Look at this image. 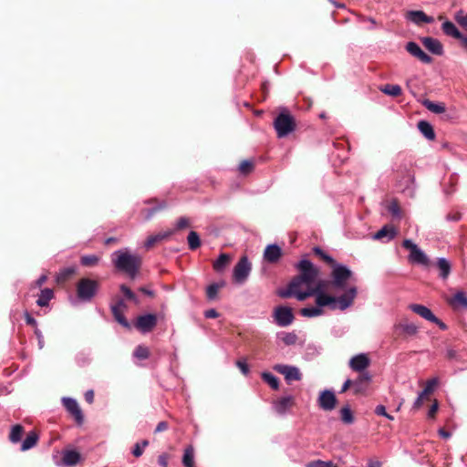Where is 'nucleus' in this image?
Returning a JSON list of instances; mask_svg holds the SVG:
<instances>
[{"instance_id":"24","label":"nucleus","mask_w":467,"mask_h":467,"mask_svg":"<svg viewBox=\"0 0 467 467\" xmlns=\"http://www.w3.org/2000/svg\"><path fill=\"white\" fill-rule=\"evenodd\" d=\"M397 234L398 230L396 227L390 224H386L374 234L373 238L375 240H382L383 238H387L388 241H390L395 238Z\"/></svg>"},{"instance_id":"51","label":"nucleus","mask_w":467,"mask_h":467,"mask_svg":"<svg viewBox=\"0 0 467 467\" xmlns=\"http://www.w3.org/2000/svg\"><path fill=\"white\" fill-rule=\"evenodd\" d=\"M300 281L302 284L306 285V288L308 289V287H313L314 281L310 280L307 276L303 275L301 273L299 275H296L293 278V286H296V282Z\"/></svg>"},{"instance_id":"22","label":"nucleus","mask_w":467,"mask_h":467,"mask_svg":"<svg viewBox=\"0 0 467 467\" xmlns=\"http://www.w3.org/2000/svg\"><path fill=\"white\" fill-rule=\"evenodd\" d=\"M406 18L410 21L420 25L422 23H431L433 18L431 16H428L423 11H408L406 13Z\"/></svg>"},{"instance_id":"3","label":"nucleus","mask_w":467,"mask_h":467,"mask_svg":"<svg viewBox=\"0 0 467 467\" xmlns=\"http://www.w3.org/2000/svg\"><path fill=\"white\" fill-rule=\"evenodd\" d=\"M332 272L330 274L331 281H325V289L331 287L336 290H344L348 280L351 279L353 273L347 266L337 265L335 262Z\"/></svg>"},{"instance_id":"42","label":"nucleus","mask_w":467,"mask_h":467,"mask_svg":"<svg viewBox=\"0 0 467 467\" xmlns=\"http://www.w3.org/2000/svg\"><path fill=\"white\" fill-rule=\"evenodd\" d=\"M231 257L226 254H221L218 259L213 263V269L217 272L223 270L230 263Z\"/></svg>"},{"instance_id":"13","label":"nucleus","mask_w":467,"mask_h":467,"mask_svg":"<svg viewBox=\"0 0 467 467\" xmlns=\"http://www.w3.org/2000/svg\"><path fill=\"white\" fill-rule=\"evenodd\" d=\"M337 403V400L334 392L326 389L320 392L317 404L320 409L326 411L333 410Z\"/></svg>"},{"instance_id":"36","label":"nucleus","mask_w":467,"mask_h":467,"mask_svg":"<svg viewBox=\"0 0 467 467\" xmlns=\"http://www.w3.org/2000/svg\"><path fill=\"white\" fill-rule=\"evenodd\" d=\"M25 432V429L20 424H16L12 427L11 431L9 433V441L12 443H17L21 441L22 436Z\"/></svg>"},{"instance_id":"59","label":"nucleus","mask_w":467,"mask_h":467,"mask_svg":"<svg viewBox=\"0 0 467 467\" xmlns=\"http://www.w3.org/2000/svg\"><path fill=\"white\" fill-rule=\"evenodd\" d=\"M169 429V423L167 421H160L154 431L155 433L165 431Z\"/></svg>"},{"instance_id":"53","label":"nucleus","mask_w":467,"mask_h":467,"mask_svg":"<svg viewBox=\"0 0 467 467\" xmlns=\"http://www.w3.org/2000/svg\"><path fill=\"white\" fill-rule=\"evenodd\" d=\"M437 384H438L437 379H431L427 380L426 385L422 390L423 394L431 396L433 393L434 389L437 386Z\"/></svg>"},{"instance_id":"11","label":"nucleus","mask_w":467,"mask_h":467,"mask_svg":"<svg viewBox=\"0 0 467 467\" xmlns=\"http://www.w3.org/2000/svg\"><path fill=\"white\" fill-rule=\"evenodd\" d=\"M62 402L67 412L74 417L76 423L81 426L84 423V415L78 403L71 398H64Z\"/></svg>"},{"instance_id":"18","label":"nucleus","mask_w":467,"mask_h":467,"mask_svg":"<svg viewBox=\"0 0 467 467\" xmlns=\"http://www.w3.org/2000/svg\"><path fill=\"white\" fill-rule=\"evenodd\" d=\"M299 273L303 275L307 276L310 280L316 281L319 275L318 268L315 267L314 265L306 259L301 260L296 265Z\"/></svg>"},{"instance_id":"45","label":"nucleus","mask_w":467,"mask_h":467,"mask_svg":"<svg viewBox=\"0 0 467 467\" xmlns=\"http://www.w3.org/2000/svg\"><path fill=\"white\" fill-rule=\"evenodd\" d=\"M340 419L345 424H352L354 416L348 406H345L340 410Z\"/></svg>"},{"instance_id":"17","label":"nucleus","mask_w":467,"mask_h":467,"mask_svg":"<svg viewBox=\"0 0 467 467\" xmlns=\"http://www.w3.org/2000/svg\"><path fill=\"white\" fill-rule=\"evenodd\" d=\"M371 381V375L368 372H361L358 378L353 380L354 394H364Z\"/></svg>"},{"instance_id":"6","label":"nucleus","mask_w":467,"mask_h":467,"mask_svg":"<svg viewBox=\"0 0 467 467\" xmlns=\"http://www.w3.org/2000/svg\"><path fill=\"white\" fill-rule=\"evenodd\" d=\"M402 246L405 249L410 250V253L409 255V260L411 263L418 264L425 267L431 266V263L429 257L411 240H404L402 243Z\"/></svg>"},{"instance_id":"61","label":"nucleus","mask_w":467,"mask_h":467,"mask_svg":"<svg viewBox=\"0 0 467 467\" xmlns=\"http://www.w3.org/2000/svg\"><path fill=\"white\" fill-rule=\"evenodd\" d=\"M25 318L27 325L36 327V320L28 313H25Z\"/></svg>"},{"instance_id":"37","label":"nucleus","mask_w":467,"mask_h":467,"mask_svg":"<svg viewBox=\"0 0 467 467\" xmlns=\"http://www.w3.org/2000/svg\"><path fill=\"white\" fill-rule=\"evenodd\" d=\"M379 90L386 95L391 97H399L402 94V89L400 85L387 84L379 88Z\"/></svg>"},{"instance_id":"57","label":"nucleus","mask_w":467,"mask_h":467,"mask_svg":"<svg viewBox=\"0 0 467 467\" xmlns=\"http://www.w3.org/2000/svg\"><path fill=\"white\" fill-rule=\"evenodd\" d=\"M189 226H190L189 219L186 218V217H181L177 221L176 229L175 230L180 231V230L185 229V228H187Z\"/></svg>"},{"instance_id":"26","label":"nucleus","mask_w":467,"mask_h":467,"mask_svg":"<svg viewBox=\"0 0 467 467\" xmlns=\"http://www.w3.org/2000/svg\"><path fill=\"white\" fill-rule=\"evenodd\" d=\"M173 233H174L173 230H169V231H165V232H161L157 234L150 235L145 241L144 245L147 249H150L156 244L168 239Z\"/></svg>"},{"instance_id":"38","label":"nucleus","mask_w":467,"mask_h":467,"mask_svg":"<svg viewBox=\"0 0 467 467\" xmlns=\"http://www.w3.org/2000/svg\"><path fill=\"white\" fill-rule=\"evenodd\" d=\"M388 212L392 215L393 218L400 219L402 216L400 202L397 199H392L387 205Z\"/></svg>"},{"instance_id":"21","label":"nucleus","mask_w":467,"mask_h":467,"mask_svg":"<svg viewBox=\"0 0 467 467\" xmlns=\"http://www.w3.org/2000/svg\"><path fill=\"white\" fill-rule=\"evenodd\" d=\"M420 41L424 47L431 54L436 56H441L443 54V46L440 40L431 36H425L421 37Z\"/></svg>"},{"instance_id":"5","label":"nucleus","mask_w":467,"mask_h":467,"mask_svg":"<svg viewBox=\"0 0 467 467\" xmlns=\"http://www.w3.org/2000/svg\"><path fill=\"white\" fill-rule=\"evenodd\" d=\"M99 283L90 278H81L77 284V296L81 301H90L97 294Z\"/></svg>"},{"instance_id":"1","label":"nucleus","mask_w":467,"mask_h":467,"mask_svg":"<svg viewBox=\"0 0 467 467\" xmlns=\"http://www.w3.org/2000/svg\"><path fill=\"white\" fill-rule=\"evenodd\" d=\"M325 283L324 281H319L314 287H308V289H306V285L302 284L300 281L296 282V286H293L292 279L285 289L278 291V296L282 298L295 296L299 301H304L315 296L316 304L318 306H329L332 310H345L353 304L358 293L355 286L349 287L343 295L336 297L325 293Z\"/></svg>"},{"instance_id":"15","label":"nucleus","mask_w":467,"mask_h":467,"mask_svg":"<svg viewBox=\"0 0 467 467\" xmlns=\"http://www.w3.org/2000/svg\"><path fill=\"white\" fill-rule=\"evenodd\" d=\"M405 49L412 57L424 64H431L432 62V57L425 53L420 47L413 41L408 42L405 46Z\"/></svg>"},{"instance_id":"28","label":"nucleus","mask_w":467,"mask_h":467,"mask_svg":"<svg viewBox=\"0 0 467 467\" xmlns=\"http://www.w3.org/2000/svg\"><path fill=\"white\" fill-rule=\"evenodd\" d=\"M436 267L439 270V276L441 279L446 280L449 277L451 271V263L445 258H438L436 262Z\"/></svg>"},{"instance_id":"39","label":"nucleus","mask_w":467,"mask_h":467,"mask_svg":"<svg viewBox=\"0 0 467 467\" xmlns=\"http://www.w3.org/2000/svg\"><path fill=\"white\" fill-rule=\"evenodd\" d=\"M76 273V268L71 266V267H67V268H64L62 269L57 275V284H64L66 283L67 280L70 279V277Z\"/></svg>"},{"instance_id":"30","label":"nucleus","mask_w":467,"mask_h":467,"mask_svg":"<svg viewBox=\"0 0 467 467\" xmlns=\"http://www.w3.org/2000/svg\"><path fill=\"white\" fill-rule=\"evenodd\" d=\"M449 304L455 309L467 308V297L462 291L457 292L450 300Z\"/></svg>"},{"instance_id":"34","label":"nucleus","mask_w":467,"mask_h":467,"mask_svg":"<svg viewBox=\"0 0 467 467\" xmlns=\"http://www.w3.org/2000/svg\"><path fill=\"white\" fill-rule=\"evenodd\" d=\"M182 462L184 467H195L194 449L192 445H189L184 449Z\"/></svg>"},{"instance_id":"43","label":"nucleus","mask_w":467,"mask_h":467,"mask_svg":"<svg viewBox=\"0 0 467 467\" xmlns=\"http://www.w3.org/2000/svg\"><path fill=\"white\" fill-rule=\"evenodd\" d=\"M187 241H188L189 249L192 250V251H194V250L198 249L201 246L200 236L194 231H191L189 233L188 237H187Z\"/></svg>"},{"instance_id":"40","label":"nucleus","mask_w":467,"mask_h":467,"mask_svg":"<svg viewBox=\"0 0 467 467\" xmlns=\"http://www.w3.org/2000/svg\"><path fill=\"white\" fill-rule=\"evenodd\" d=\"M422 105L429 109L430 111L436 113V114H441L445 112V105L443 103H434L429 99H425L422 102Z\"/></svg>"},{"instance_id":"25","label":"nucleus","mask_w":467,"mask_h":467,"mask_svg":"<svg viewBox=\"0 0 467 467\" xmlns=\"http://www.w3.org/2000/svg\"><path fill=\"white\" fill-rule=\"evenodd\" d=\"M81 461V454L75 450H66L63 451L62 462L65 466H75Z\"/></svg>"},{"instance_id":"50","label":"nucleus","mask_w":467,"mask_h":467,"mask_svg":"<svg viewBox=\"0 0 467 467\" xmlns=\"http://www.w3.org/2000/svg\"><path fill=\"white\" fill-rule=\"evenodd\" d=\"M119 289L127 299L133 301L137 305L140 303L137 296L126 285H120Z\"/></svg>"},{"instance_id":"33","label":"nucleus","mask_w":467,"mask_h":467,"mask_svg":"<svg viewBox=\"0 0 467 467\" xmlns=\"http://www.w3.org/2000/svg\"><path fill=\"white\" fill-rule=\"evenodd\" d=\"M419 130L424 135L428 140L435 139V132L432 126L426 120H420L418 122Z\"/></svg>"},{"instance_id":"2","label":"nucleus","mask_w":467,"mask_h":467,"mask_svg":"<svg viewBox=\"0 0 467 467\" xmlns=\"http://www.w3.org/2000/svg\"><path fill=\"white\" fill-rule=\"evenodd\" d=\"M112 263L116 269L126 273L131 279L138 275L142 264L141 257L127 250H119L113 254Z\"/></svg>"},{"instance_id":"32","label":"nucleus","mask_w":467,"mask_h":467,"mask_svg":"<svg viewBox=\"0 0 467 467\" xmlns=\"http://www.w3.org/2000/svg\"><path fill=\"white\" fill-rule=\"evenodd\" d=\"M39 436L36 431H30L27 433L26 439L22 442L21 451H28L35 447L38 441Z\"/></svg>"},{"instance_id":"58","label":"nucleus","mask_w":467,"mask_h":467,"mask_svg":"<svg viewBox=\"0 0 467 467\" xmlns=\"http://www.w3.org/2000/svg\"><path fill=\"white\" fill-rule=\"evenodd\" d=\"M169 455L167 453H162L158 457V463L162 467L168 466Z\"/></svg>"},{"instance_id":"62","label":"nucleus","mask_w":467,"mask_h":467,"mask_svg":"<svg viewBox=\"0 0 467 467\" xmlns=\"http://www.w3.org/2000/svg\"><path fill=\"white\" fill-rule=\"evenodd\" d=\"M204 317L206 318H216L219 317V313L215 309L212 308L205 311Z\"/></svg>"},{"instance_id":"23","label":"nucleus","mask_w":467,"mask_h":467,"mask_svg":"<svg viewBox=\"0 0 467 467\" xmlns=\"http://www.w3.org/2000/svg\"><path fill=\"white\" fill-rule=\"evenodd\" d=\"M295 400L293 396L283 397L274 402V408L278 414H285L287 409L293 407Z\"/></svg>"},{"instance_id":"12","label":"nucleus","mask_w":467,"mask_h":467,"mask_svg":"<svg viewBox=\"0 0 467 467\" xmlns=\"http://www.w3.org/2000/svg\"><path fill=\"white\" fill-rule=\"evenodd\" d=\"M128 308L127 304L122 298H117L116 302L111 306V312L115 320L123 326L124 327L130 328V323L124 316L125 310Z\"/></svg>"},{"instance_id":"47","label":"nucleus","mask_w":467,"mask_h":467,"mask_svg":"<svg viewBox=\"0 0 467 467\" xmlns=\"http://www.w3.org/2000/svg\"><path fill=\"white\" fill-rule=\"evenodd\" d=\"M254 169V163L252 161L244 160L239 165V171L243 175L250 174Z\"/></svg>"},{"instance_id":"27","label":"nucleus","mask_w":467,"mask_h":467,"mask_svg":"<svg viewBox=\"0 0 467 467\" xmlns=\"http://www.w3.org/2000/svg\"><path fill=\"white\" fill-rule=\"evenodd\" d=\"M409 308L413 311L415 314L419 315L422 318L431 321L435 319V316L431 312L430 308L425 306L419 304H411L409 306Z\"/></svg>"},{"instance_id":"4","label":"nucleus","mask_w":467,"mask_h":467,"mask_svg":"<svg viewBox=\"0 0 467 467\" xmlns=\"http://www.w3.org/2000/svg\"><path fill=\"white\" fill-rule=\"evenodd\" d=\"M274 128L278 138H285L296 130V119L287 110H283L275 119Z\"/></svg>"},{"instance_id":"41","label":"nucleus","mask_w":467,"mask_h":467,"mask_svg":"<svg viewBox=\"0 0 467 467\" xmlns=\"http://www.w3.org/2000/svg\"><path fill=\"white\" fill-rule=\"evenodd\" d=\"M322 307L323 306H318L317 305V306L304 307L300 309V314L306 317H318L324 313Z\"/></svg>"},{"instance_id":"20","label":"nucleus","mask_w":467,"mask_h":467,"mask_svg":"<svg viewBox=\"0 0 467 467\" xmlns=\"http://www.w3.org/2000/svg\"><path fill=\"white\" fill-rule=\"evenodd\" d=\"M370 365V359L366 354H358L351 358L349 360V367L357 372H364V370Z\"/></svg>"},{"instance_id":"48","label":"nucleus","mask_w":467,"mask_h":467,"mask_svg":"<svg viewBox=\"0 0 467 467\" xmlns=\"http://www.w3.org/2000/svg\"><path fill=\"white\" fill-rule=\"evenodd\" d=\"M313 252L317 256L320 257L327 265H335L336 261L330 255L326 254L320 247H317V246L314 247Z\"/></svg>"},{"instance_id":"8","label":"nucleus","mask_w":467,"mask_h":467,"mask_svg":"<svg viewBox=\"0 0 467 467\" xmlns=\"http://www.w3.org/2000/svg\"><path fill=\"white\" fill-rule=\"evenodd\" d=\"M251 272V263L246 256L240 258L234 268L233 277L236 283H244Z\"/></svg>"},{"instance_id":"54","label":"nucleus","mask_w":467,"mask_h":467,"mask_svg":"<svg viewBox=\"0 0 467 467\" xmlns=\"http://www.w3.org/2000/svg\"><path fill=\"white\" fill-rule=\"evenodd\" d=\"M134 356L140 359H146L150 356V351H149L148 348H146L144 346H138L135 348Z\"/></svg>"},{"instance_id":"29","label":"nucleus","mask_w":467,"mask_h":467,"mask_svg":"<svg viewBox=\"0 0 467 467\" xmlns=\"http://www.w3.org/2000/svg\"><path fill=\"white\" fill-rule=\"evenodd\" d=\"M441 29L443 33L448 36L454 37L456 39H460L462 37V34L459 31V29L455 26V25L451 21H445L441 25Z\"/></svg>"},{"instance_id":"10","label":"nucleus","mask_w":467,"mask_h":467,"mask_svg":"<svg viewBox=\"0 0 467 467\" xmlns=\"http://www.w3.org/2000/svg\"><path fill=\"white\" fill-rule=\"evenodd\" d=\"M157 325V316L155 314H147L139 316L134 324L135 327L142 332H150Z\"/></svg>"},{"instance_id":"52","label":"nucleus","mask_w":467,"mask_h":467,"mask_svg":"<svg viewBox=\"0 0 467 467\" xmlns=\"http://www.w3.org/2000/svg\"><path fill=\"white\" fill-rule=\"evenodd\" d=\"M430 400H431V396L423 394V392L421 391L419 394V396L416 399V400L414 401L413 406H412V410H420L422 407L423 403L425 401H429Z\"/></svg>"},{"instance_id":"46","label":"nucleus","mask_w":467,"mask_h":467,"mask_svg":"<svg viewBox=\"0 0 467 467\" xmlns=\"http://www.w3.org/2000/svg\"><path fill=\"white\" fill-rule=\"evenodd\" d=\"M81 265L87 267H92L99 264V257L96 254L83 255L80 259Z\"/></svg>"},{"instance_id":"35","label":"nucleus","mask_w":467,"mask_h":467,"mask_svg":"<svg viewBox=\"0 0 467 467\" xmlns=\"http://www.w3.org/2000/svg\"><path fill=\"white\" fill-rule=\"evenodd\" d=\"M54 297V292L50 288L42 289L38 299L36 300V304L39 306H47L49 301Z\"/></svg>"},{"instance_id":"55","label":"nucleus","mask_w":467,"mask_h":467,"mask_svg":"<svg viewBox=\"0 0 467 467\" xmlns=\"http://www.w3.org/2000/svg\"><path fill=\"white\" fill-rule=\"evenodd\" d=\"M454 19L461 26L467 29V13L460 10L455 14Z\"/></svg>"},{"instance_id":"14","label":"nucleus","mask_w":467,"mask_h":467,"mask_svg":"<svg viewBox=\"0 0 467 467\" xmlns=\"http://www.w3.org/2000/svg\"><path fill=\"white\" fill-rule=\"evenodd\" d=\"M146 204H155L152 208H145L140 211V215L143 220L149 221L152 216L167 207L165 201H159L158 199L152 198L145 201Z\"/></svg>"},{"instance_id":"9","label":"nucleus","mask_w":467,"mask_h":467,"mask_svg":"<svg viewBox=\"0 0 467 467\" xmlns=\"http://www.w3.org/2000/svg\"><path fill=\"white\" fill-rule=\"evenodd\" d=\"M274 317L279 327L289 326L295 318L292 308L284 306H277L275 309Z\"/></svg>"},{"instance_id":"49","label":"nucleus","mask_w":467,"mask_h":467,"mask_svg":"<svg viewBox=\"0 0 467 467\" xmlns=\"http://www.w3.org/2000/svg\"><path fill=\"white\" fill-rule=\"evenodd\" d=\"M223 286V284L213 283L210 285L206 289V296L209 300H214L217 297V294L220 288Z\"/></svg>"},{"instance_id":"63","label":"nucleus","mask_w":467,"mask_h":467,"mask_svg":"<svg viewBox=\"0 0 467 467\" xmlns=\"http://www.w3.org/2000/svg\"><path fill=\"white\" fill-rule=\"evenodd\" d=\"M142 453H143V449L140 447V443H136L134 446V449L132 451V454L135 457H140L142 455Z\"/></svg>"},{"instance_id":"31","label":"nucleus","mask_w":467,"mask_h":467,"mask_svg":"<svg viewBox=\"0 0 467 467\" xmlns=\"http://www.w3.org/2000/svg\"><path fill=\"white\" fill-rule=\"evenodd\" d=\"M396 331H401L407 336H414L418 333V327L413 323L407 321L400 322L395 325Z\"/></svg>"},{"instance_id":"60","label":"nucleus","mask_w":467,"mask_h":467,"mask_svg":"<svg viewBox=\"0 0 467 467\" xmlns=\"http://www.w3.org/2000/svg\"><path fill=\"white\" fill-rule=\"evenodd\" d=\"M438 409H439V404H438V401L435 400L434 403L431 406V408L429 410L428 417L434 418L438 411Z\"/></svg>"},{"instance_id":"56","label":"nucleus","mask_w":467,"mask_h":467,"mask_svg":"<svg viewBox=\"0 0 467 467\" xmlns=\"http://www.w3.org/2000/svg\"><path fill=\"white\" fill-rule=\"evenodd\" d=\"M236 366L240 368L244 375H247L249 373V366L244 358L238 359L236 361Z\"/></svg>"},{"instance_id":"64","label":"nucleus","mask_w":467,"mask_h":467,"mask_svg":"<svg viewBox=\"0 0 467 467\" xmlns=\"http://www.w3.org/2000/svg\"><path fill=\"white\" fill-rule=\"evenodd\" d=\"M375 413L377 415H380V416H388V413L386 411V408L383 405H378L376 407V409H375Z\"/></svg>"},{"instance_id":"16","label":"nucleus","mask_w":467,"mask_h":467,"mask_svg":"<svg viewBox=\"0 0 467 467\" xmlns=\"http://www.w3.org/2000/svg\"><path fill=\"white\" fill-rule=\"evenodd\" d=\"M274 369L276 372L284 375L285 379L287 381L300 380L302 379V375H301L299 369L296 367L278 364L274 367Z\"/></svg>"},{"instance_id":"7","label":"nucleus","mask_w":467,"mask_h":467,"mask_svg":"<svg viewBox=\"0 0 467 467\" xmlns=\"http://www.w3.org/2000/svg\"><path fill=\"white\" fill-rule=\"evenodd\" d=\"M395 176L399 188L402 190L409 188L414 182L413 171L407 163H402L397 168Z\"/></svg>"},{"instance_id":"19","label":"nucleus","mask_w":467,"mask_h":467,"mask_svg":"<svg viewBox=\"0 0 467 467\" xmlns=\"http://www.w3.org/2000/svg\"><path fill=\"white\" fill-rule=\"evenodd\" d=\"M283 251L277 244H268L264 252V260L269 264H276L282 257Z\"/></svg>"},{"instance_id":"44","label":"nucleus","mask_w":467,"mask_h":467,"mask_svg":"<svg viewBox=\"0 0 467 467\" xmlns=\"http://www.w3.org/2000/svg\"><path fill=\"white\" fill-rule=\"evenodd\" d=\"M262 379L265 382H266L273 389H278L279 388V380L278 379L270 372H264L262 374Z\"/></svg>"}]
</instances>
